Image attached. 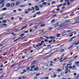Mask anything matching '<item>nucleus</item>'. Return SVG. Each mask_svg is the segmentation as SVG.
Wrapping results in <instances>:
<instances>
[{"label":"nucleus","mask_w":79,"mask_h":79,"mask_svg":"<svg viewBox=\"0 0 79 79\" xmlns=\"http://www.w3.org/2000/svg\"><path fill=\"white\" fill-rule=\"evenodd\" d=\"M55 3H56V2L54 1L52 2L51 4H52V5H53V4H55Z\"/></svg>","instance_id":"aec40b11"},{"label":"nucleus","mask_w":79,"mask_h":79,"mask_svg":"<svg viewBox=\"0 0 79 79\" xmlns=\"http://www.w3.org/2000/svg\"><path fill=\"white\" fill-rule=\"evenodd\" d=\"M15 5V3H11L10 5V6L11 7H13Z\"/></svg>","instance_id":"f8f14e48"},{"label":"nucleus","mask_w":79,"mask_h":79,"mask_svg":"<svg viewBox=\"0 0 79 79\" xmlns=\"http://www.w3.org/2000/svg\"><path fill=\"white\" fill-rule=\"evenodd\" d=\"M45 79H48V77H45Z\"/></svg>","instance_id":"338daca9"},{"label":"nucleus","mask_w":79,"mask_h":79,"mask_svg":"<svg viewBox=\"0 0 79 79\" xmlns=\"http://www.w3.org/2000/svg\"><path fill=\"white\" fill-rule=\"evenodd\" d=\"M35 8H36L35 10L36 11H39V10H40V9H39V7L38 6H35Z\"/></svg>","instance_id":"20e7f679"},{"label":"nucleus","mask_w":79,"mask_h":79,"mask_svg":"<svg viewBox=\"0 0 79 79\" xmlns=\"http://www.w3.org/2000/svg\"><path fill=\"white\" fill-rule=\"evenodd\" d=\"M59 25H60V24L58 23H57L56 24L54 25V27H53L55 28L56 27H58Z\"/></svg>","instance_id":"39448f33"},{"label":"nucleus","mask_w":79,"mask_h":79,"mask_svg":"<svg viewBox=\"0 0 79 79\" xmlns=\"http://www.w3.org/2000/svg\"><path fill=\"white\" fill-rule=\"evenodd\" d=\"M39 47V45H36V47Z\"/></svg>","instance_id":"0e129e2a"},{"label":"nucleus","mask_w":79,"mask_h":79,"mask_svg":"<svg viewBox=\"0 0 79 79\" xmlns=\"http://www.w3.org/2000/svg\"><path fill=\"white\" fill-rule=\"evenodd\" d=\"M63 6H66V2H65V3L63 5Z\"/></svg>","instance_id":"c03bdc74"},{"label":"nucleus","mask_w":79,"mask_h":79,"mask_svg":"<svg viewBox=\"0 0 79 79\" xmlns=\"http://www.w3.org/2000/svg\"><path fill=\"white\" fill-rule=\"evenodd\" d=\"M36 14H40V12L39 11V12H37L36 13Z\"/></svg>","instance_id":"49530a36"},{"label":"nucleus","mask_w":79,"mask_h":79,"mask_svg":"<svg viewBox=\"0 0 79 79\" xmlns=\"http://www.w3.org/2000/svg\"><path fill=\"white\" fill-rule=\"evenodd\" d=\"M42 5H47V2H43L42 3Z\"/></svg>","instance_id":"f3484780"},{"label":"nucleus","mask_w":79,"mask_h":79,"mask_svg":"<svg viewBox=\"0 0 79 79\" xmlns=\"http://www.w3.org/2000/svg\"><path fill=\"white\" fill-rule=\"evenodd\" d=\"M73 38H71L70 39L69 41H72L73 40Z\"/></svg>","instance_id":"de8ad7c7"},{"label":"nucleus","mask_w":79,"mask_h":79,"mask_svg":"<svg viewBox=\"0 0 79 79\" xmlns=\"http://www.w3.org/2000/svg\"><path fill=\"white\" fill-rule=\"evenodd\" d=\"M78 56H74L73 58L74 59H75V58H76L77 57H78Z\"/></svg>","instance_id":"4c0bfd02"},{"label":"nucleus","mask_w":79,"mask_h":79,"mask_svg":"<svg viewBox=\"0 0 79 79\" xmlns=\"http://www.w3.org/2000/svg\"><path fill=\"white\" fill-rule=\"evenodd\" d=\"M19 40V38L17 39H16V40H14V42H16V41H17V40Z\"/></svg>","instance_id":"a18cd8bd"},{"label":"nucleus","mask_w":79,"mask_h":79,"mask_svg":"<svg viewBox=\"0 0 79 79\" xmlns=\"http://www.w3.org/2000/svg\"><path fill=\"white\" fill-rule=\"evenodd\" d=\"M62 71V70L60 69H58L56 70V71L57 72H60V71Z\"/></svg>","instance_id":"4468645a"},{"label":"nucleus","mask_w":79,"mask_h":79,"mask_svg":"<svg viewBox=\"0 0 79 79\" xmlns=\"http://www.w3.org/2000/svg\"><path fill=\"white\" fill-rule=\"evenodd\" d=\"M79 41L78 40L76 41V42H74L73 44L72 45V46H71L68 48V49L69 50V49H70V48H73V45H79Z\"/></svg>","instance_id":"f257e3e1"},{"label":"nucleus","mask_w":79,"mask_h":79,"mask_svg":"<svg viewBox=\"0 0 79 79\" xmlns=\"http://www.w3.org/2000/svg\"><path fill=\"white\" fill-rule=\"evenodd\" d=\"M60 35H61L60 34H58L57 35H56L57 37H60Z\"/></svg>","instance_id":"4be33fe9"},{"label":"nucleus","mask_w":79,"mask_h":79,"mask_svg":"<svg viewBox=\"0 0 79 79\" xmlns=\"http://www.w3.org/2000/svg\"><path fill=\"white\" fill-rule=\"evenodd\" d=\"M2 25L3 26H5V27H6V26H7V25H6V24L4 23V24H2Z\"/></svg>","instance_id":"cd10ccee"},{"label":"nucleus","mask_w":79,"mask_h":79,"mask_svg":"<svg viewBox=\"0 0 79 79\" xmlns=\"http://www.w3.org/2000/svg\"><path fill=\"white\" fill-rule=\"evenodd\" d=\"M77 77H79V74L77 75Z\"/></svg>","instance_id":"774afa93"},{"label":"nucleus","mask_w":79,"mask_h":79,"mask_svg":"<svg viewBox=\"0 0 79 79\" xmlns=\"http://www.w3.org/2000/svg\"><path fill=\"white\" fill-rule=\"evenodd\" d=\"M7 7H10V3H8L6 5Z\"/></svg>","instance_id":"9b49d317"},{"label":"nucleus","mask_w":79,"mask_h":79,"mask_svg":"<svg viewBox=\"0 0 79 79\" xmlns=\"http://www.w3.org/2000/svg\"><path fill=\"white\" fill-rule=\"evenodd\" d=\"M39 68L38 67H35V68L34 69V70L35 71H37V70H38V69H39Z\"/></svg>","instance_id":"9d476101"},{"label":"nucleus","mask_w":79,"mask_h":79,"mask_svg":"<svg viewBox=\"0 0 79 79\" xmlns=\"http://www.w3.org/2000/svg\"><path fill=\"white\" fill-rule=\"evenodd\" d=\"M24 58H25V56H22V59H24Z\"/></svg>","instance_id":"13d9d810"},{"label":"nucleus","mask_w":79,"mask_h":79,"mask_svg":"<svg viewBox=\"0 0 79 79\" xmlns=\"http://www.w3.org/2000/svg\"><path fill=\"white\" fill-rule=\"evenodd\" d=\"M35 68V65L31 66V69H33V68Z\"/></svg>","instance_id":"412c9836"},{"label":"nucleus","mask_w":79,"mask_h":79,"mask_svg":"<svg viewBox=\"0 0 79 79\" xmlns=\"http://www.w3.org/2000/svg\"><path fill=\"white\" fill-rule=\"evenodd\" d=\"M49 38L50 39H53V36H50Z\"/></svg>","instance_id":"72a5a7b5"},{"label":"nucleus","mask_w":79,"mask_h":79,"mask_svg":"<svg viewBox=\"0 0 79 79\" xmlns=\"http://www.w3.org/2000/svg\"><path fill=\"white\" fill-rule=\"evenodd\" d=\"M52 42H53V41H52V40H51L50 41H48L49 43H52Z\"/></svg>","instance_id":"f704fd0d"},{"label":"nucleus","mask_w":79,"mask_h":79,"mask_svg":"<svg viewBox=\"0 0 79 79\" xmlns=\"http://www.w3.org/2000/svg\"><path fill=\"white\" fill-rule=\"evenodd\" d=\"M26 6L25 5H21L20 6V7H21V8H23V7H25Z\"/></svg>","instance_id":"2eb2a0df"},{"label":"nucleus","mask_w":79,"mask_h":79,"mask_svg":"<svg viewBox=\"0 0 79 79\" xmlns=\"http://www.w3.org/2000/svg\"><path fill=\"white\" fill-rule=\"evenodd\" d=\"M0 3L1 5H2V7H3L5 5V0H2Z\"/></svg>","instance_id":"7ed1b4c3"},{"label":"nucleus","mask_w":79,"mask_h":79,"mask_svg":"<svg viewBox=\"0 0 79 79\" xmlns=\"http://www.w3.org/2000/svg\"><path fill=\"white\" fill-rule=\"evenodd\" d=\"M22 10V9H19L18 10V11H21Z\"/></svg>","instance_id":"603ef678"},{"label":"nucleus","mask_w":79,"mask_h":79,"mask_svg":"<svg viewBox=\"0 0 79 79\" xmlns=\"http://www.w3.org/2000/svg\"><path fill=\"white\" fill-rule=\"evenodd\" d=\"M72 64H67V66H71V65H72Z\"/></svg>","instance_id":"79ce46f5"},{"label":"nucleus","mask_w":79,"mask_h":79,"mask_svg":"<svg viewBox=\"0 0 79 79\" xmlns=\"http://www.w3.org/2000/svg\"><path fill=\"white\" fill-rule=\"evenodd\" d=\"M76 65L77 66H79V61H78L77 62H76L75 63Z\"/></svg>","instance_id":"6e6552de"},{"label":"nucleus","mask_w":79,"mask_h":79,"mask_svg":"<svg viewBox=\"0 0 79 79\" xmlns=\"http://www.w3.org/2000/svg\"><path fill=\"white\" fill-rule=\"evenodd\" d=\"M39 75H40V73H38V74H36V76H39Z\"/></svg>","instance_id":"a19ab883"},{"label":"nucleus","mask_w":79,"mask_h":79,"mask_svg":"<svg viewBox=\"0 0 79 79\" xmlns=\"http://www.w3.org/2000/svg\"><path fill=\"white\" fill-rule=\"evenodd\" d=\"M77 73H74L73 75H74V76H75L76 75H77Z\"/></svg>","instance_id":"052dcab7"},{"label":"nucleus","mask_w":79,"mask_h":79,"mask_svg":"<svg viewBox=\"0 0 79 79\" xmlns=\"http://www.w3.org/2000/svg\"><path fill=\"white\" fill-rule=\"evenodd\" d=\"M6 20H4L2 22V23H6Z\"/></svg>","instance_id":"2f4dec72"},{"label":"nucleus","mask_w":79,"mask_h":79,"mask_svg":"<svg viewBox=\"0 0 79 79\" xmlns=\"http://www.w3.org/2000/svg\"><path fill=\"white\" fill-rule=\"evenodd\" d=\"M65 68L66 69V70L65 71H68V67L67 66H65Z\"/></svg>","instance_id":"ddd939ff"},{"label":"nucleus","mask_w":79,"mask_h":79,"mask_svg":"<svg viewBox=\"0 0 79 79\" xmlns=\"http://www.w3.org/2000/svg\"><path fill=\"white\" fill-rule=\"evenodd\" d=\"M64 49H62V50L60 51V52L61 53H62V52H64Z\"/></svg>","instance_id":"a878e982"},{"label":"nucleus","mask_w":79,"mask_h":79,"mask_svg":"<svg viewBox=\"0 0 79 79\" xmlns=\"http://www.w3.org/2000/svg\"><path fill=\"white\" fill-rule=\"evenodd\" d=\"M53 61H57V59H54L53 60Z\"/></svg>","instance_id":"09e8293b"},{"label":"nucleus","mask_w":79,"mask_h":79,"mask_svg":"<svg viewBox=\"0 0 79 79\" xmlns=\"http://www.w3.org/2000/svg\"><path fill=\"white\" fill-rule=\"evenodd\" d=\"M56 77V74H54V75H53V77H54V78H55V77Z\"/></svg>","instance_id":"e433bc0d"},{"label":"nucleus","mask_w":79,"mask_h":79,"mask_svg":"<svg viewBox=\"0 0 79 79\" xmlns=\"http://www.w3.org/2000/svg\"><path fill=\"white\" fill-rule=\"evenodd\" d=\"M24 34H21L20 35V36H22V37H23V36L24 35Z\"/></svg>","instance_id":"c85d7f7f"},{"label":"nucleus","mask_w":79,"mask_h":79,"mask_svg":"<svg viewBox=\"0 0 79 79\" xmlns=\"http://www.w3.org/2000/svg\"><path fill=\"white\" fill-rule=\"evenodd\" d=\"M31 10H34V7H31Z\"/></svg>","instance_id":"37998d69"},{"label":"nucleus","mask_w":79,"mask_h":79,"mask_svg":"<svg viewBox=\"0 0 79 79\" xmlns=\"http://www.w3.org/2000/svg\"><path fill=\"white\" fill-rule=\"evenodd\" d=\"M39 32H40L41 31V32H44V30H40L39 31Z\"/></svg>","instance_id":"c9c22d12"},{"label":"nucleus","mask_w":79,"mask_h":79,"mask_svg":"<svg viewBox=\"0 0 79 79\" xmlns=\"http://www.w3.org/2000/svg\"><path fill=\"white\" fill-rule=\"evenodd\" d=\"M20 3V1H19V0L17 1L15 3L16 6H18V5H19Z\"/></svg>","instance_id":"423d86ee"},{"label":"nucleus","mask_w":79,"mask_h":79,"mask_svg":"<svg viewBox=\"0 0 79 79\" xmlns=\"http://www.w3.org/2000/svg\"><path fill=\"white\" fill-rule=\"evenodd\" d=\"M56 16V14H55L52 16V17H55Z\"/></svg>","instance_id":"3c124183"},{"label":"nucleus","mask_w":79,"mask_h":79,"mask_svg":"<svg viewBox=\"0 0 79 79\" xmlns=\"http://www.w3.org/2000/svg\"><path fill=\"white\" fill-rule=\"evenodd\" d=\"M15 18H14V17H12L11 18V19H12V20H13V19H14Z\"/></svg>","instance_id":"4d7b16f0"},{"label":"nucleus","mask_w":79,"mask_h":79,"mask_svg":"<svg viewBox=\"0 0 79 79\" xmlns=\"http://www.w3.org/2000/svg\"><path fill=\"white\" fill-rule=\"evenodd\" d=\"M39 6L40 7V8H43V6H42V5H39Z\"/></svg>","instance_id":"b1692460"},{"label":"nucleus","mask_w":79,"mask_h":79,"mask_svg":"<svg viewBox=\"0 0 79 79\" xmlns=\"http://www.w3.org/2000/svg\"><path fill=\"white\" fill-rule=\"evenodd\" d=\"M23 19V18H19V20H22V19Z\"/></svg>","instance_id":"58836bf2"},{"label":"nucleus","mask_w":79,"mask_h":79,"mask_svg":"<svg viewBox=\"0 0 79 79\" xmlns=\"http://www.w3.org/2000/svg\"><path fill=\"white\" fill-rule=\"evenodd\" d=\"M29 12L28 11H26L25 12V14H27Z\"/></svg>","instance_id":"8fccbe9b"},{"label":"nucleus","mask_w":79,"mask_h":79,"mask_svg":"<svg viewBox=\"0 0 79 79\" xmlns=\"http://www.w3.org/2000/svg\"><path fill=\"white\" fill-rule=\"evenodd\" d=\"M64 75V72H62L61 73H60V75H61V76H63Z\"/></svg>","instance_id":"c756f323"},{"label":"nucleus","mask_w":79,"mask_h":79,"mask_svg":"<svg viewBox=\"0 0 79 79\" xmlns=\"http://www.w3.org/2000/svg\"><path fill=\"white\" fill-rule=\"evenodd\" d=\"M73 19H74V21H77V20H79V17H76L75 18H74Z\"/></svg>","instance_id":"1a4fd4ad"},{"label":"nucleus","mask_w":79,"mask_h":79,"mask_svg":"<svg viewBox=\"0 0 79 79\" xmlns=\"http://www.w3.org/2000/svg\"><path fill=\"white\" fill-rule=\"evenodd\" d=\"M27 11H32V9H29L27 10Z\"/></svg>","instance_id":"dca6fc26"},{"label":"nucleus","mask_w":79,"mask_h":79,"mask_svg":"<svg viewBox=\"0 0 79 79\" xmlns=\"http://www.w3.org/2000/svg\"><path fill=\"white\" fill-rule=\"evenodd\" d=\"M65 8V6H63L62 7L61 9H64Z\"/></svg>","instance_id":"864d4df0"},{"label":"nucleus","mask_w":79,"mask_h":79,"mask_svg":"<svg viewBox=\"0 0 79 79\" xmlns=\"http://www.w3.org/2000/svg\"><path fill=\"white\" fill-rule=\"evenodd\" d=\"M29 32V31H24V33H28Z\"/></svg>","instance_id":"5701e85b"},{"label":"nucleus","mask_w":79,"mask_h":79,"mask_svg":"<svg viewBox=\"0 0 79 79\" xmlns=\"http://www.w3.org/2000/svg\"><path fill=\"white\" fill-rule=\"evenodd\" d=\"M32 29H31L30 30V32H32Z\"/></svg>","instance_id":"6e6d98bb"},{"label":"nucleus","mask_w":79,"mask_h":79,"mask_svg":"<svg viewBox=\"0 0 79 79\" xmlns=\"http://www.w3.org/2000/svg\"><path fill=\"white\" fill-rule=\"evenodd\" d=\"M45 26V24H41L40 25V27H44Z\"/></svg>","instance_id":"a211bd4d"},{"label":"nucleus","mask_w":79,"mask_h":79,"mask_svg":"<svg viewBox=\"0 0 79 79\" xmlns=\"http://www.w3.org/2000/svg\"><path fill=\"white\" fill-rule=\"evenodd\" d=\"M50 46H51V45H48L47 46V47H50Z\"/></svg>","instance_id":"69168bd1"},{"label":"nucleus","mask_w":79,"mask_h":79,"mask_svg":"<svg viewBox=\"0 0 79 79\" xmlns=\"http://www.w3.org/2000/svg\"><path fill=\"white\" fill-rule=\"evenodd\" d=\"M27 27V26H25L21 28L20 29V31H22V30H23V29H24L25 28H26V27Z\"/></svg>","instance_id":"0eeeda50"},{"label":"nucleus","mask_w":79,"mask_h":79,"mask_svg":"<svg viewBox=\"0 0 79 79\" xmlns=\"http://www.w3.org/2000/svg\"><path fill=\"white\" fill-rule=\"evenodd\" d=\"M70 21H71V20H66V21L61 24L60 26H63V25H64V24H68V23H69L70 22Z\"/></svg>","instance_id":"f03ea898"},{"label":"nucleus","mask_w":79,"mask_h":79,"mask_svg":"<svg viewBox=\"0 0 79 79\" xmlns=\"http://www.w3.org/2000/svg\"><path fill=\"white\" fill-rule=\"evenodd\" d=\"M44 42H48V40L45 39L44 40Z\"/></svg>","instance_id":"ea45409f"},{"label":"nucleus","mask_w":79,"mask_h":79,"mask_svg":"<svg viewBox=\"0 0 79 79\" xmlns=\"http://www.w3.org/2000/svg\"><path fill=\"white\" fill-rule=\"evenodd\" d=\"M55 19H53L52 21H51V23H54L55 22Z\"/></svg>","instance_id":"bb28decb"},{"label":"nucleus","mask_w":79,"mask_h":79,"mask_svg":"<svg viewBox=\"0 0 79 79\" xmlns=\"http://www.w3.org/2000/svg\"><path fill=\"white\" fill-rule=\"evenodd\" d=\"M78 23H79V21L76 22V24H78Z\"/></svg>","instance_id":"e2e57ef3"},{"label":"nucleus","mask_w":79,"mask_h":79,"mask_svg":"<svg viewBox=\"0 0 79 79\" xmlns=\"http://www.w3.org/2000/svg\"><path fill=\"white\" fill-rule=\"evenodd\" d=\"M5 10H6V8H3L2 10V11H5Z\"/></svg>","instance_id":"6ab92c4d"},{"label":"nucleus","mask_w":79,"mask_h":79,"mask_svg":"<svg viewBox=\"0 0 79 79\" xmlns=\"http://www.w3.org/2000/svg\"><path fill=\"white\" fill-rule=\"evenodd\" d=\"M12 35H16V34H14V33H12Z\"/></svg>","instance_id":"bf43d9fd"},{"label":"nucleus","mask_w":79,"mask_h":79,"mask_svg":"<svg viewBox=\"0 0 79 79\" xmlns=\"http://www.w3.org/2000/svg\"><path fill=\"white\" fill-rule=\"evenodd\" d=\"M4 15H6V13H3L2 15V16H4Z\"/></svg>","instance_id":"393cba45"},{"label":"nucleus","mask_w":79,"mask_h":79,"mask_svg":"<svg viewBox=\"0 0 79 79\" xmlns=\"http://www.w3.org/2000/svg\"><path fill=\"white\" fill-rule=\"evenodd\" d=\"M35 60H34V61H33V64H32V63H31V65H33V64H34V63H35Z\"/></svg>","instance_id":"7c9ffc66"},{"label":"nucleus","mask_w":79,"mask_h":79,"mask_svg":"<svg viewBox=\"0 0 79 79\" xmlns=\"http://www.w3.org/2000/svg\"><path fill=\"white\" fill-rule=\"evenodd\" d=\"M67 3L68 5H70V3H69V1L67 2Z\"/></svg>","instance_id":"473e14b6"},{"label":"nucleus","mask_w":79,"mask_h":79,"mask_svg":"<svg viewBox=\"0 0 79 79\" xmlns=\"http://www.w3.org/2000/svg\"><path fill=\"white\" fill-rule=\"evenodd\" d=\"M73 68H76V66H75V65H73Z\"/></svg>","instance_id":"680f3d73"},{"label":"nucleus","mask_w":79,"mask_h":79,"mask_svg":"<svg viewBox=\"0 0 79 79\" xmlns=\"http://www.w3.org/2000/svg\"><path fill=\"white\" fill-rule=\"evenodd\" d=\"M29 69H30V68L28 67L27 68V70H29Z\"/></svg>","instance_id":"5fc2aeb1"}]
</instances>
